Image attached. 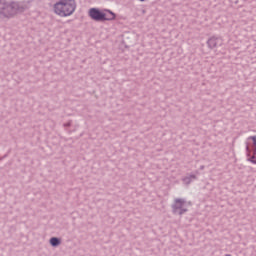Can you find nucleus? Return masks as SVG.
<instances>
[{"label":"nucleus","instance_id":"1","mask_svg":"<svg viewBox=\"0 0 256 256\" xmlns=\"http://www.w3.org/2000/svg\"><path fill=\"white\" fill-rule=\"evenodd\" d=\"M25 9L27 5L23 3L0 0V21H9L15 17L16 13H23Z\"/></svg>","mask_w":256,"mask_h":256},{"label":"nucleus","instance_id":"2","mask_svg":"<svg viewBox=\"0 0 256 256\" xmlns=\"http://www.w3.org/2000/svg\"><path fill=\"white\" fill-rule=\"evenodd\" d=\"M54 13L59 17H71L77 9L75 0H59L53 6Z\"/></svg>","mask_w":256,"mask_h":256},{"label":"nucleus","instance_id":"3","mask_svg":"<svg viewBox=\"0 0 256 256\" xmlns=\"http://www.w3.org/2000/svg\"><path fill=\"white\" fill-rule=\"evenodd\" d=\"M188 209L185 208V199L176 198L172 204V213L174 215H185Z\"/></svg>","mask_w":256,"mask_h":256},{"label":"nucleus","instance_id":"4","mask_svg":"<svg viewBox=\"0 0 256 256\" xmlns=\"http://www.w3.org/2000/svg\"><path fill=\"white\" fill-rule=\"evenodd\" d=\"M88 15L90 19H92V21H96V23H105V20L107 19L105 12L101 11L99 8H90Z\"/></svg>","mask_w":256,"mask_h":256},{"label":"nucleus","instance_id":"5","mask_svg":"<svg viewBox=\"0 0 256 256\" xmlns=\"http://www.w3.org/2000/svg\"><path fill=\"white\" fill-rule=\"evenodd\" d=\"M207 45L209 49H217V47H221V45H223V39L213 36L208 39Z\"/></svg>","mask_w":256,"mask_h":256},{"label":"nucleus","instance_id":"6","mask_svg":"<svg viewBox=\"0 0 256 256\" xmlns=\"http://www.w3.org/2000/svg\"><path fill=\"white\" fill-rule=\"evenodd\" d=\"M246 152H247V161H250V163H253V165H256V153L255 150H253V155H251L252 150L249 147V143H246Z\"/></svg>","mask_w":256,"mask_h":256},{"label":"nucleus","instance_id":"7","mask_svg":"<svg viewBox=\"0 0 256 256\" xmlns=\"http://www.w3.org/2000/svg\"><path fill=\"white\" fill-rule=\"evenodd\" d=\"M104 11L106 12L105 13V17H106L105 21H115V19H117V15L115 14V12H113L109 9H105Z\"/></svg>","mask_w":256,"mask_h":256},{"label":"nucleus","instance_id":"8","mask_svg":"<svg viewBox=\"0 0 256 256\" xmlns=\"http://www.w3.org/2000/svg\"><path fill=\"white\" fill-rule=\"evenodd\" d=\"M197 179V176L195 174H190L182 179L183 183L185 185H191L192 181H195Z\"/></svg>","mask_w":256,"mask_h":256},{"label":"nucleus","instance_id":"9","mask_svg":"<svg viewBox=\"0 0 256 256\" xmlns=\"http://www.w3.org/2000/svg\"><path fill=\"white\" fill-rule=\"evenodd\" d=\"M51 247H59L61 245V238L52 237L49 240Z\"/></svg>","mask_w":256,"mask_h":256},{"label":"nucleus","instance_id":"10","mask_svg":"<svg viewBox=\"0 0 256 256\" xmlns=\"http://www.w3.org/2000/svg\"><path fill=\"white\" fill-rule=\"evenodd\" d=\"M73 125V121L69 120L67 123L63 124V127H71Z\"/></svg>","mask_w":256,"mask_h":256},{"label":"nucleus","instance_id":"11","mask_svg":"<svg viewBox=\"0 0 256 256\" xmlns=\"http://www.w3.org/2000/svg\"><path fill=\"white\" fill-rule=\"evenodd\" d=\"M139 1H141V2L143 3V2H145V1H147V0H139Z\"/></svg>","mask_w":256,"mask_h":256}]
</instances>
